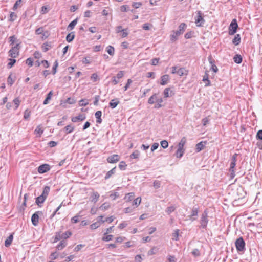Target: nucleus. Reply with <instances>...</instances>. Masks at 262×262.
I'll return each instance as SVG.
<instances>
[{
	"label": "nucleus",
	"mask_w": 262,
	"mask_h": 262,
	"mask_svg": "<svg viewBox=\"0 0 262 262\" xmlns=\"http://www.w3.org/2000/svg\"><path fill=\"white\" fill-rule=\"evenodd\" d=\"M140 155V152L139 151L136 150L133 152L131 155L130 158L133 159H137L138 158L139 156Z\"/></svg>",
	"instance_id": "46"
},
{
	"label": "nucleus",
	"mask_w": 262,
	"mask_h": 262,
	"mask_svg": "<svg viewBox=\"0 0 262 262\" xmlns=\"http://www.w3.org/2000/svg\"><path fill=\"white\" fill-rule=\"evenodd\" d=\"M134 196H135L134 193H133V192L128 193H127V194L125 195V196L124 197V200L126 202H129L132 199H133Z\"/></svg>",
	"instance_id": "23"
},
{
	"label": "nucleus",
	"mask_w": 262,
	"mask_h": 262,
	"mask_svg": "<svg viewBox=\"0 0 262 262\" xmlns=\"http://www.w3.org/2000/svg\"><path fill=\"white\" fill-rule=\"evenodd\" d=\"M89 104L88 100L86 99H81L79 101V105L85 106Z\"/></svg>",
	"instance_id": "50"
},
{
	"label": "nucleus",
	"mask_w": 262,
	"mask_h": 262,
	"mask_svg": "<svg viewBox=\"0 0 262 262\" xmlns=\"http://www.w3.org/2000/svg\"><path fill=\"white\" fill-rule=\"evenodd\" d=\"M142 4L141 2H133L132 4L133 7L137 9L139 8L141 6H142Z\"/></svg>",
	"instance_id": "58"
},
{
	"label": "nucleus",
	"mask_w": 262,
	"mask_h": 262,
	"mask_svg": "<svg viewBox=\"0 0 262 262\" xmlns=\"http://www.w3.org/2000/svg\"><path fill=\"white\" fill-rule=\"evenodd\" d=\"M177 74L180 76L187 75L188 74V71L184 68H181L178 70Z\"/></svg>",
	"instance_id": "16"
},
{
	"label": "nucleus",
	"mask_w": 262,
	"mask_h": 262,
	"mask_svg": "<svg viewBox=\"0 0 262 262\" xmlns=\"http://www.w3.org/2000/svg\"><path fill=\"white\" fill-rule=\"evenodd\" d=\"M132 82V80L130 79L127 80V83L126 84L125 86H124V91H126L127 89L130 86L131 83Z\"/></svg>",
	"instance_id": "61"
},
{
	"label": "nucleus",
	"mask_w": 262,
	"mask_h": 262,
	"mask_svg": "<svg viewBox=\"0 0 262 262\" xmlns=\"http://www.w3.org/2000/svg\"><path fill=\"white\" fill-rule=\"evenodd\" d=\"M208 223V211L206 210H205L202 213V214H201V217H200V228H202L203 229H205L207 227Z\"/></svg>",
	"instance_id": "3"
},
{
	"label": "nucleus",
	"mask_w": 262,
	"mask_h": 262,
	"mask_svg": "<svg viewBox=\"0 0 262 262\" xmlns=\"http://www.w3.org/2000/svg\"><path fill=\"white\" fill-rule=\"evenodd\" d=\"M256 137L262 140V130H259L257 133V135H256Z\"/></svg>",
	"instance_id": "64"
},
{
	"label": "nucleus",
	"mask_w": 262,
	"mask_h": 262,
	"mask_svg": "<svg viewBox=\"0 0 262 262\" xmlns=\"http://www.w3.org/2000/svg\"><path fill=\"white\" fill-rule=\"evenodd\" d=\"M99 194L97 192H94L91 196L92 202L96 203L99 199Z\"/></svg>",
	"instance_id": "26"
},
{
	"label": "nucleus",
	"mask_w": 262,
	"mask_h": 262,
	"mask_svg": "<svg viewBox=\"0 0 262 262\" xmlns=\"http://www.w3.org/2000/svg\"><path fill=\"white\" fill-rule=\"evenodd\" d=\"M141 202V198L140 197H138L136 199H135L133 202V206H135L134 208L137 207Z\"/></svg>",
	"instance_id": "31"
},
{
	"label": "nucleus",
	"mask_w": 262,
	"mask_h": 262,
	"mask_svg": "<svg viewBox=\"0 0 262 262\" xmlns=\"http://www.w3.org/2000/svg\"><path fill=\"white\" fill-rule=\"evenodd\" d=\"M52 95H53L52 92L50 91L47 95V96L46 99L44 100L43 103V104L46 105L49 103V101L51 99Z\"/></svg>",
	"instance_id": "37"
},
{
	"label": "nucleus",
	"mask_w": 262,
	"mask_h": 262,
	"mask_svg": "<svg viewBox=\"0 0 262 262\" xmlns=\"http://www.w3.org/2000/svg\"><path fill=\"white\" fill-rule=\"evenodd\" d=\"M10 62L8 63L7 66L8 68H12L14 63L16 62V60L14 59H9Z\"/></svg>",
	"instance_id": "53"
},
{
	"label": "nucleus",
	"mask_w": 262,
	"mask_h": 262,
	"mask_svg": "<svg viewBox=\"0 0 262 262\" xmlns=\"http://www.w3.org/2000/svg\"><path fill=\"white\" fill-rule=\"evenodd\" d=\"M8 83L10 84V85H12L13 83L14 82V80L12 79L11 77V75H9V76L8 78Z\"/></svg>",
	"instance_id": "62"
},
{
	"label": "nucleus",
	"mask_w": 262,
	"mask_h": 262,
	"mask_svg": "<svg viewBox=\"0 0 262 262\" xmlns=\"http://www.w3.org/2000/svg\"><path fill=\"white\" fill-rule=\"evenodd\" d=\"M153 186L155 189H158L161 186V182L159 181H155L153 183Z\"/></svg>",
	"instance_id": "57"
},
{
	"label": "nucleus",
	"mask_w": 262,
	"mask_h": 262,
	"mask_svg": "<svg viewBox=\"0 0 262 262\" xmlns=\"http://www.w3.org/2000/svg\"><path fill=\"white\" fill-rule=\"evenodd\" d=\"M77 23V18L74 19L72 22H71L69 25H68V29L70 30H72L76 25Z\"/></svg>",
	"instance_id": "35"
},
{
	"label": "nucleus",
	"mask_w": 262,
	"mask_h": 262,
	"mask_svg": "<svg viewBox=\"0 0 262 262\" xmlns=\"http://www.w3.org/2000/svg\"><path fill=\"white\" fill-rule=\"evenodd\" d=\"M74 37H75V35H74V32H71V33H69L67 35L66 40L68 42H70L72 41H73V40L74 39Z\"/></svg>",
	"instance_id": "29"
},
{
	"label": "nucleus",
	"mask_w": 262,
	"mask_h": 262,
	"mask_svg": "<svg viewBox=\"0 0 262 262\" xmlns=\"http://www.w3.org/2000/svg\"><path fill=\"white\" fill-rule=\"evenodd\" d=\"M43 132V130L41 128L40 125L37 126L34 130L35 134L37 135L38 137H40Z\"/></svg>",
	"instance_id": "21"
},
{
	"label": "nucleus",
	"mask_w": 262,
	"mask_h": 262,
	"mask_svg": "<svg viewBox=\"0 0 262 262\" xmlns=\"http://www.w3.org/2000/svg\"><path fill=\"white\" fill-rule=\"evenodd\" d=\"M157 250H158V249L157 248V247H154L148 252V255H152L155 254L157 253Z\"/></svg>",
	"instance_id": "44"
},
{
	"label": "nucleus",
	"mask_w": 262,
	"mask_h": 262,
	"mask_svg": "<svg viewBox=\"0 0 262 262\" xmlns=\"http://www.w3.org/2000/svg\"><path fill=\"white\" fill-rule=\"evenodd\" d=\"M205 143H204L203 141H201L199 143H198L196 145V150L197 152H200L201 151L205 146Z\"/></svg>",
	"instance_id": "22"
},
{
	"label": "nucleus",
	"mask_w": 262,
	"mask_h": 262,
	"mask_svg": "<svg viewBox=\"0 0 262 262\" xmlns=\"http://www.w3.org/2000/svg\"><path fill=\"white\" fill-rule=\"evenodd\" d=\"M50 170V166L49 164H47L41 165L38 167V172L41 174L47 172Z\"/></svg>",
	"instance_id": "8"
},
{
	"label": "nucleus",
	"mask_w": 262,
	"mask_h": 262,
	"mask_svg": "<svg viewBox=\"0 0 262 262\" xmlns=\"http://www.w3.org/2000/svg\"><path fill=\"white\" fill-rule=\"evenodd\" d=\"M161 146L165 149L168 146V143L166 140H163L161 141Z\"/></svg>",
	"instance_id": "55"
},
{
	"label": "nucleus",
	"mask_w": 262,
	"mask_h": 262,
	"mask_svg": "<svg viewBox=\"0 0 262 262\" xmlns=\"http://www.w3.org/2000/svg\"><path fill=\"white\" fill-rule=\"evenodd\" d=\"M30 116V111H29L28 109L26 110L24 112V118L25 120H27L29 118Z\"/></svg>",
	"instance_id": "49"
},
{
	"label": "nucleus",
	"mask_w": 262,
	"mask_h": 262,
	"mask_svg": "<svg viewBox=\"0 0 262 262\" xmlns=\"http://www.w3.org/2000/svg\"><path fill=\"white\" fill-rule=\"evenodd\" d=\"M191 253L195 257H198L201 255L200 251L198 249H194Z\"/></svg>",
	"instance_id": "43"
},
{
	"label": "nucleus",
	"mask_w": 262,
	"mask_h": 262,
	"mask_svg": "<svg viewBox=\"0 0 262 262\" xmlns=\"http://www.w3.org/2000/svg\"><path fill=\"white\" fill-rule=\"evenodd\" d=\"M186 28V25L182 23L179 26V30L177 31H173L172 33L170 35V40L174 41L178 39V37L180 35L182 34Z\"/></svg>",
	"instance_id": "1"
},
{
	"label": "nucleus",
	"mask_w": 262,
	"mask_h": 262,
	"mask_svg": "<svg viewBox=\"0 0 262 262\" xmlns=\"http://www.w3.org/2000/svg\"><path fill=\"white\" fill-rule=\"evenodd\" d=\"M232 42L235 45H238L241 42V36L239 34H236L233 39Z\"/></svg>",
	"instance_id": "25"
},
{
	"label": "nucleus",
	"mask_w": 262,
	"mask_h": 262,
	"mask_svg": "<svg viewBox=\"0 0 262 262\" xmlns=\"http://www.w3.org/2000/svg\"><path fill=\"white\" fill-rule=\"evenodd\" d=\"M72 235V233L70 231H66V232L61 234V235L62 236V238L63 239H67L69 238L71 235Z\"/></svg>",
	"instance_id": "39"
},
{
	"label": "nucleus",
	"mask_w": 262,
	"mask_h": 262,
	"mask_svg": "<svg viewBox=\"0 0 262 262\" xmlns=\"http://www.w3.org/2000/svg\"><path fill=\"white\" fill-rule=\"evenodd\" d=\"M163 94L165 98L171 97L174 94L173 92L170 90L169 88H166L164 90Z\"/></svg>",
	"instance_id": "13"
},
{
	"label": "nucleus",
	"mask_w": 262,
	"mask_h": 262,
	"mask_svg": "<svg viewBox=\"0 0 262 262\" xmlns=\"http://www.w3.org/2000/svg\"><path fill=\"white\" fill-rule=\"evenodd\" d=\"M195 23L197 27H202L205 23V20L200 11L197 12L196 16L195 17Z\"/></svg>",
	"instance_id": "6"
},
{
	"label": "nucleus",
	"mask_w": 262,
	"mask_h": 262,
	"mask_svg": "<svg viewBox=\"0 0 262 262\" xmlns=\"http://www.w3.org/2000/svg\"><path fill=\"white\" fill-rule=\"evenodd\" d=\"M113 237V235H107L103 237L102 240L104 241L108 242L111 241Z\"/></svg>",
	"instance_id": "54"
},
{
	"label": "nucleus",
	"mask_w": 262,
	"mask_h": 262,
	"mask_svg": "<svg viewBox=\"0 0 262 262\" xmlns=\"http://www.w3.org/2000/svg\"><path fill=\"white\" fill-rule=\"evenodd\" d=\"M41 48L42 51L44 52H46L50 49V46L48 45V43H45L42 45Z\"/></svg>",
	"instance_id": "48"
},
{
	"label": "nucleus",
	"mask_w": 262,
	"mask_h": 262,
	"mask_svg": "<svg viewBox=\"0 0 262 262\" xmlns=\"http://www.w3.org/2000/svg\"><path fill=\"white\" fill-rule=\"evenodd\" d=\"M119 156L118 155H113L108 157L107 159V161L110 163H115L119 160Z\"/></svg>",
	"instance_id": "10"
},
{
	"label": "nucleus",
	"mask_w": 262,
	"mask_h": 262,
	"mask_svg": "<svg viewBox=\"0 0 262 262\" xmlns=\"http://www.w3.org/2000/svg\"><path fill=\"white\" fill-rule=\"evenodd\" d=\"M106 52L108 54L111 56H113L115 53V49L112 46H108L106 47Z\"/></svg>",
	"instance_id": "24"
},
{
	"label": "nucleus",
	"mask_w": 262,
	"mask_h": 262,
	"mask_svg": "<svg viewBox=\"0 0 262 262\" xmlns=\"http://www.w3.org/2000/svg\"><path fill=\"white\" fill-rule=\"evenodd\" d=\"M238 28V24L237 23V21L235 19H233L231 24H230L229 27V34L230 35H234L237 31V29Z\"/></svg>",
	"instance_id": "7"
},
{
	"label": "nucleus",
	"mask_w": 262,
	"mask_h": 262,
	"mask_svg": "<svg viewBox=\"0 0 262 262\" xmlns=\"http://www.w3.org/2000/svg\"><path fill=\"white\" fill-rule=\"evenodd\" d=\"M13 235H10L9 236L5 241V246L7 247H9L13 241Z\"/></svg>",
	"instance_id": "20"
},
{
	"label": "nucleus",
	"mask_w": 262,
	"mask_h": 262,
	"mask_svg": "<svg viewBox=\"0 0 262 262\" xmlns=\"http://www.w3.org/2000/svg\"><path fill=\"white\" fill-rule=\"evenodd\" d=\"M58 61L56 60L54 62V66L53 67V68H52V73H53V74H55V73H56V72H57L56 69H57V68L58 67Z\"/></svg>",
	"instance_id": "56"
},
{
	"label": "nucleus",
	"mask_w": 262,
	"mask_h": 262,
	"mask_svg": "<svg viewBox=\"0 0 262 262\" xmlns=\"http://www.w3.org/2000/svg\"><path fill=\"white\" fill-rule=\"evenodd\" d=\"M100 226V222L99 221H98V222H96L94 223H93L90 227L92 229L94 230V229H97V228H98L99 226Z\"/></svg>",
	"instance_id": "42"
},
{
	"label": "nucleus",
	"mask_w": 262,
	"mask_h": 262,
	"mask_svg": "<svg viewBox=\"0 0 262 262\" xmlns=\"http://www.w3.org/2000/svg\"><path fill=\"white\" fill-rule=\"evenodd\" d=\"M16 40V38L14 35L11 36L9 37V41L11 42V45H13Z\"/></svg>",
	"instance_id": "59"
},
{
	"label": "nucleus",
	"mask_w": 262,
	"mask_h": 262,
	"mask_svg": "<svg viewBox=\"0 0 262 262\" xmlns=\"http://www.w3.org/2000/svg\"><path fill=\"white\" fill-rule=\"evenodd\" d=\"M67 245V243L64 241H61L59 244L57 246V249L58 250H62L64 247H65Z\"/></svg>",
	"instance_id": "33"
},
{
	"label": "nucleus",
	"mask_w": 262,
	"mask_h": 262,
	"mask_svg": "<svg viewBox=\"0 0 262 262\" xmlns=\"http://www.w3.org/2000/svg\"><path fill=\"white\" fill-rule=\"evenodd\" d=\"M198 214V209L196 207H193L192 212L190 216V220H191L192 221H193L196 220L195 218H193V216H196Z\"/></svg>",
	"instance_id": "15"
},
{
	"label": "nucleus",
	"mask_w": 262,
	"mask_h": 262,
	"mask_svg": "<svg viewBox=\"0 0 262 262\" xmlns=\"http://www.w3.org/2000/svg\"><path fill=\"white\" fill-rule=\"evenodd\" d=\"M127 165L124 161H121L119 164V167L121 170H124L126 168Z\"/></svg>",
	"instance_id": "47"
},
{
	"label": "nucleus",
	"mask_w": 262,
	"mask_h": 262,
	"mask_svg": "<svg viewBox=\"0 0 262 262\" xmlns=\"http://www.w3.org/2000/svg\"><path fill=\"white\" fill-rule=\"evenodd\" d=\"M168 260L169 262H176L175 257L172 255H169L168 256Z\"/></svg>",
	"instance_id": "63"
},
{
	"label": "nucleus",
	"mask_w": 262,
	"mask_h": 262,
	"mask_svg": "<svg viewBox=\"0 0 262 262\" xmlns=\"http://www.w3.org/2000/svg\"><path fill=\"white\" fill-rule=\"evenodd\" d=\"M159 97L158 96L157 94H153L148 99V103L150 104H153L157 101Z\"/></svg>",
	"instance_id": "12"
},
{
	"label": "nucleus",
	"mask_w": 262,
	"mask_h": 262,
	"mask_svg": "<svg viewBox=\"0 0 262 262\" xmlns=\"http://www.w3.org/2000/svg\"><path fill=\"white\" fill-rule=\"evenodd\" d=\"M61 238L62 236L61 235V232H56L54 237V243L57 242Z\"/></svg>",
	"instance_id": "41"
},
{
	"label": "nucleus",
	"mask_w": 262,
	"mask_h": 262,
	"mask_svg": "<svg viewBox=\"0 0 262 262\" xmlns=\"http://www.w3.org/2000/svg\"><path fill=\"white\" fill-rule=\"evenodd\" d=\"M169 76L168 75H164L162 76L161 77L160 84L162 85H166L168 81L169 80Z\"/></svg>",
	"instance_id": "14"
},
{
	"label": "nucleus",
	"mask_w": 262,
	"mask_h": 262,
	"mask_svg": "<svg viewBox=\"0 0 262 262\" xmlns=\"http://www.w3.org/2000/svg\"><path fill=\"white\" fill-rule=\"evenodd\" d=\"M177 207L174 205H172L168 207L166 209V212L168 214H170L171 213L173 212L176 209Z\"/></svg>",
	"instance_id": "30"
},
{
	"label": "nucleus",
	"mask_w": 262,
	"mask_h": 262,
	"mask_svg": "<svg viewBox=\"0 0 262 262\" xmlns=\"http://www.w3.org/2000/svg\"><path fill=\"white\" fill-rule=\"evenodd\" d=\"M179 230H177L173 233V239L177 241L179 236Z\"/></svg>",
	"instance_id": "60"
},
{
	"label": "nucleus",
	"mask_w": 262,
	"mask_h": 262,
	"mask_svg": "<svg viewBox=\"0 0 262 262\" xmlns=\"http://www.w3.org/2000/svg\"><path fill=\"white\" fill-rule=\"evenodd\" d=\"M20 49V43H17L15 46L12 47V48L9 51V55L12 58H16L19 55V52Z\"/></svg>",
	"instance_id": "5"
},
{
	"label": "nucleus",
	"mask_w": 262,
	"mask_h": 262,
	"mask_svg": "<svg viewBox=\"0 0 262 262\" xmlns=\"http://www.w3.org/2000/svg\"><path fill=\"white\" fill-rule=\"evenodd\" d=\"M163 99L161 97H159V99L157 100V104L155 106V108H159L162 106L161 103L163 102Z\"/></svg>",
	"instance_id": "38"
},
{
	"label": "nucleus",
	"mask_w": 262,
	"mask_h": 262,
	"mask_svg": "<svg viewBox=\"0 0 262 262\" xmlns=\"http://www.w3.org/2000/svg\"><path fill=\"white\" fill-rule=\"evenodd\" d=\"M101 115H102V112L100 111H98L95 113V116L97 119L96 122L97 123L100 124L102 122V119L101 118Z\"/></svg>",
	"instance_id": "19"
},
{
	"label": "nucleus",
	"mask_w": 262,
	"mask_h": 262,
	"mask_svg": "<svg viewBox=\"0 0 262 262\" xmlns=\"http://www.w3.org/2000/svg\"><path fill=\"white\" fill-rule=\"evenodd\" d=\"M86 117L84 114H79L77 116H75L73 117L71 119L72 121L73 122H76L79 121H83L85 119Z\"/></svg>",
	"instance_id": "11"
},
{
	"label": "nucleus",
	"mask_w": 262,
	"mask_h": 262,
	"mask_svg": "<svg viewBox=\"0 0 262 262\" xmlns=\"http://www.w3.org/2000/svg\"><path fill=\"white\" fill-rule=\"evenodd\" d=\"M209 63L211 65V69L215 73H216L218 71L217 67L213 63V62L211 57L209 58Z\"/></svg>",
	"instance_id": "27"
},
{
	"label": "nucleus",
	"mask_w": 262,
	"mask_h": 262,
	"mask_svg": "<svg viewBox=\"0 0 262 262\" xmlns=\"http://www.w3.org/2000/svg\"><path fill=\"white\" fill-rule=\"evenodd\" d=\"M50 190L49 186H46L43 188L42 194L36 199V203L38 206H40L44 202L49 193Z\"/></svg>",
	"instance_id": "2"
},
{
	"label": "nucleus",
	"mask_w": 262,
	"mask_h": 262,
	"mask_svg": "<svg viewBox=\"0 0 262 262\" xmlns=\"http://www.w3.org/2000/svg\"><path fill=\"white\" fill-rule=\"evenodd\" d=\"M39 213V211L36 212L32 215V217H31V221H32V224L35 226H36L38 224V222H39L38 213Z\"/></svg>",
	"instance_id": "9"
},
{
	"label": "nucleus",
	"mask_w": 262,
	"mask_h": 262,
	"mask_svg": "<svg viewBox=\"0 0 262 262\" xmlns=\"http://www.w3.org/2000/svg\"><path fill=\"white\" fill-rule=\"evenodd\" d=\"M184 151H185L184 149L178 148V149L176 151V155L177 157L178 158H181L183 156V155L184 154Z\"/></svg>",
	"instance_id": "32"
},
{
	"label": "nucleus",
	"mask_w": 262,
	"mask_h": 262,
	"mask_svg": "<svg viewBox=\"0 0 262 262\" xmlns=\"http://www.w3.org/2000/svg\"><path fill=\"white\" fill-rule=\"evenodd\" d=\"M22 1L21 0H17L14 4L13 9L14 10H16L18 7H20L21 6Z\"/></svg>",
	"instance_id": "40"
},
{
	"label": "nucleus",
	"mask_w": 262,
	"mask_h": 262,
	"mask_svg": "<svg viewBox=\"0 0 262 262\" xmlns=\"http://www.w3.org/2000/svg\"><path fill=\"white\" fill-rule=\"evenodd\" d=\"M66 134H69L72 133L74 130V127L71 125H68L64 127Z\"/></svg>",
	"instance_id": "34"
},
{
	"label": "nucleus",
	"mask_w": 262,
	"mask_h": 262,
	"mask_svg": "<svg viewBox=\"0 0 262 262\" xmlns=\"http://www.w3.org/2000/svg\"><path fill=\"white\" fill-rule=\"evenodd\" d=\"M13 103H14V104L15 105V109L16 110L18 107V106L20 104V101L19 98H16L14 99L13 100Z\"/></svg>",
	"instance_id": "52"
},
{
	"label": "nucleus",
	"mask_w": 262,
	"mask_h": 262,
	"mask_svg": "<svg viewBox=\"0 0 262 262\" xmlns=\"http://www.w3.org/2000/svg\"><path fill=\"white\" fill-rule=\"evenodd\" d=\"M110 206V204L108 203H104L100 206V208L102 210L104 211L108 209Z\"/></svg>",
	"instance_id": "45"
},
{
	"label": "nucleus",
	"mask_w": 262,
	"mask_h": 262,
	"mask_svg": "<svg viewBox=\"0 0 262 262\" xmlns=\"http://www.w3.org/2000/svg\"><path fill=\"white\" fill-rule=\"evenodd\" d=\"M233 59H234V61L236 63L239 64L242 62V57L239 55H237V54L234 57Z\"/></svg>",
	"instance_id": "36"
},
{
	"label": "nucleus",
	"mask_w": 262,
	"mask_h": 262,
	"mask_svg": "<svg viewBox=\"0 0 262 262\" xmlns=\"http://www.w3.org/2000/svg\"><path fill=\"white\" fill-rule=\"evenodd\" d=\"M17 18V15L14 12H11L10 14V21H13Z\"/></svg>",
	"instance_id": "51"
},
{
	"label": "nucleus",
	"mask_w": 262,
	"mask_h": 262,
	"mask_svg": "<svg viewBox=\"0 0 262 262\" xmlns=\"http://www.w3.org/2000/svg\"><path fill=\"white\" fill-rule=\"evenodd\" d=\"M186 142V139L185 137H183L179 142L178 144V148L179 149H184V146Z\"/></svg>",
	"instance_id": "28"
},
{
	"label": "nucleus",
	"mask_w": 262,
	"mask_h": 262,
	"mask_svg": "<svg viewBox=\"0 0 262 262\" xmlns=\"http://www.w3.org/2000/svg\"><path fill=\"white\" fill-rule=\"evenodd\" d=\"M116 172V167H114L113 168H112L111 170L108 171L105 176V180H107L108 179H109L110 178H111L113 174H115V173Z\"/></svg>",
	"instance_id": "17"
},
{
	"label": "nucleus",
	"mask_w": 262,
	"mask_h": 262,
	"mask_svg": "<svg viewBox=\"0 0 262 262\" xmlns=\"http://www.w3.org/2000/svg\"><path fill=\"white\" fill-rule=\"evenodd\" d=\"M235 245L238 252H244L245 250V242L243 237L238 238L235 242Z\"/></svg>",
	"instance_id": "4"
},
{
	"label": "nucleus",
	"mask_w": 262,
	"mask_h": 262,
	"mask_svg": "<svg viewBox=\"0 0 262 262\" xmlns=\"http://www.w3.org/2000/svg\"><path fill=\"white\" fill-rule=\"evenodd\" d=\"M119 103V101L117 99H115L112 100L110 101V102L109 103V105L112 108H114L118 105V104Z\"/></svg>",
	"instance_id": "18"
}]
</instances>
